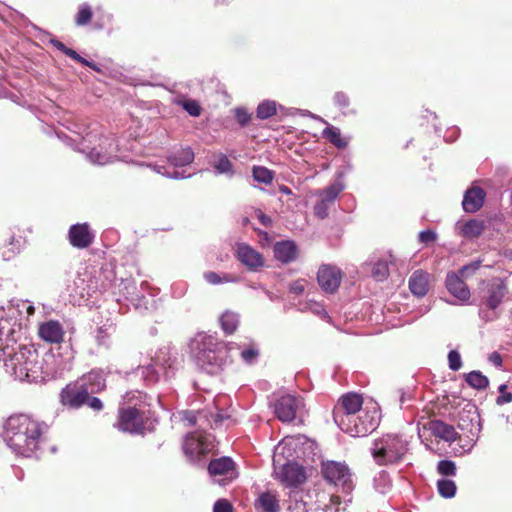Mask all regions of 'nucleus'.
<instances>
[{
  "label": "nucleus",
  "mask_w": 512,
  "mask_h": 512,
  "mask_svg": "<svg viewBox=\"0 0 512 512\" xmlns=\"http://www.w3.org/2000/svg\"><path fill=\"white\" fill-rule=\"evenodd\" d=\"M45 428L28 415H13L6 423L5 441L17 454L28 457L39 449Z\"/></svg>",
  "instance_id": "obj_1"
},
{
  "label": "nucleus",
  "mask_w": 512,
  "mask_h": 512,
  "mask_svg": "<svg viewBox=\"0 0 512 512\" xmlns=\"http://www.w3.org/2000/svg\"><path fill=\"white\" fill-rule=\"evenodd\" d=\"M0 351L5 356L4 367L16 380L38 382L44 379V359L32 346H18L17 350L0 344Z\"/></svg>",
  "instance_id": "obj_2"
},
{
  "label": "nucleus",
  "mask_w": 512,
  "mask_h": 512,
  "mask_svg": "<svg viewBox=\"0 0 512 512\" xmlns=\"http://www.w3.org/2000/svg\"><path fill=\"white\" fill-rule=\"evenodd\" d=\"M508 293L509 289L506 279L493 277L483 280L479 288V306L481 311L484 312V309H487L493 312L494 317H496V310L504 302Z\"/></svg>",
  "instance_id": "obj_3"
},
{
  "label": "nucleus",
  "mask_w": 512,
  "mask_h": 512,
  "mask_svg": "<svg viewBox=\"0 0 512 512\" xmlns=\"http://www.w3.org/2000/svg\"><path fill=\"white\" fill-rule=\"evenodd\" d=\"M406 451V444L399 436L387 435L375 443L372 456L378 465L386 466L399 462Z\"/></svg>",
  "instance_id": "obj_4"
},
{
  "label": "nucleus",
  "mask_w": 512,
  "mask_h": 512,
  "mask_svg": "<svg viewBox=\"0 0 512 512\" xmlns=\"http://www.w3.org/2000/svg\"><path fill=\"white\" fill-rule=\"evenodd\" d=\"M149 418L144 410L136 406H121L114 427L129 434H143Z\"/></svg>",
  "instance_id": "obj_5"
},
{
  "label": "nucleus",
  "mask_w": 512,
  "mask_h": 512,
  "mask_svg": "<svg viewBox=\"0 0 512 512\" xmlns=\"http://www.w3.org/2000/svg\"><path fill=\"white\" fill-rule=\"evenodd\" d=\"M346 416L348 422L335 423L342 431L353 437L365 436L376 428V418L374 415H370L368 411L362 410V413L356 412Z\"/></svg>",
  "instance_id": "obj_6"
},
{
  "label": "nucleus",
  "mask_w": 512,
  "mask_h": 512,
  "mask_svg": "<svg viewBox=\"0 0 512 512\" xmlns=\"http://www.w3.org/2000/svg\"><path fill=\"white\" fill-rule=\"evenodd\" d=\"M363 398L360 394L349 392L342 395L333 409L335 422H348L347 416L351 413H362Z\"/></svg>",
  "instance_id": "obj_7"
},
{
  "label": "nucleus",
  "mask_w": 512,
  "mask_h": 512,
  "mask_svg": "<svg viewBox=\"0 0 512 512\" xmlns=\"http://www.w3.org/2000/svg\"><path fill=\"white\" fill-rule=\"evenodd\" d=\"M303 405L301 397L291 394L282 395L273 403L276 417L283 423L295 420L298 409Z\"/></svg>",
  "instance_id": "obj_8"
},
{
  "label": "nucleus",
  "mask_w": 512,
  "mask_h": 512,
  "mask_svg": "<svg viewBox=\"0 0 512 512\" xmlns=\"http://www.w3.org/2000/svg\"><path fill=\"white\" fill-rule=\"evenodd\" d=\"M342 279L343 272L335 265L322 264L317 271V282L326 293H335L340 287Z\"/></svg>",
  "instance_id": "obj_9"
},
{
  "label": "nucleus",
  "mask_w": 512,
  "mask_h": 512,
  "mask_svg": "<svg viewBox=\"0 0 512 512\" xmlns=\"http://www.w3.org/2000/svg\"><path fill=\"white\" fill-rule=\"evenodd\" d=\"M60 403L70 409H79L88 400V394L86 391L77 383L72 381L68 383L59 394Z\"/></svg>",
  "instance_id": "obj_10"
},
{
  "label": "nucleus",
  "mask_w": 512,
  "mask_h": 512,
  "mask_svg": "<svg viewBox=\"0 0 512 512\" xmlns=\"http://www.w3.org/2000/svg\"><path fill=\"white\" fill-rule=\"evenodd\" d=\"M67 237L69 243L77 249L90 247L95 239L94 232L88 223H77L70 226Z\"/></svg>",
  "instance_id": "obj_11"
},
{
  "label": "nucleus",
  "mask_w": 512,
  "mask_h": 512,
  "mask_svg": "<svg viewBox=\"0 0 512 512\" xmlns=\"http://www.w3.org/2000/svg\"><path fill=\"white\" fill-rule=\"evenodd\" d=\"M323 477L330 483L335 485L341 483L343 485L350 481V472L348 467L341 462L327 461L322 464Z\"/></svg>",
  "instance_id": "obj_12"
},
{
  "label": "nucleus",
  "mask_w": 512,
  "mask_h": 512,
  "mask_svg": "<svg viewBox=\"0 0 512 512\" xmlns=\"http://www.w3.org/2000/svg\"><path fill=\"white\" fill-rule=\"evenodd\" d=\"M276 474L278 479L289 487H296L306 480L304 468L297 463L283 465Z\"/></svg>",
  "instance_id": "obj_13"
},
{
  "label": "nucleus",
  "mask_w": 512,
  "mask_h": 512,
  "mask_svg": "<svg viewBox=\"0 0 512 512\" xmlns=\"http://www.w3.org/2000/svg\"><path fill=\"white\" fill-rule=\"evenodd\" d=\"M236 258L251 271H256L264 265L263 256L246 243L237 244Z\"/></svg>",
  "instance_id": "obj_14"
},
{
  "label": "nucleus",
  "mask_w": 512,
  "mask_h": 512,
  "mask_svg": "<svg viewBox=\"0 0 512 512\" xmlns=\"http://www.w3.org/2000/svg\"><path fill=\"white\" fill-rule=\"evenodd\" d=\"M87 394H97L106 389V381L101 370L93 369L76 379Z\"/></svg>",
  "instance_id": "obj_15"
},
{
  "label": "nucleus",
  "mask_w": 512,
  "mask_h": 512,
  "mask_svg": "<svg viewBox=\"0 0 512 512\" xmlns=\"http://www.w3.org/2000/svg\"><path fill=\"white\" fill-rule=\"evenodd\" d=\"M38 335L45 342L58 344L63 341L65 332L59 321L49 320L39 325Z\"/></svg>",
  "instance_id": "obj_16"
},
{
  "label": "nucleus",
  "mask_w": 512,
  "mask_h": 512,
  "mask_svg": "<svg viewBox=\"0 0 512 512\" xmlns=\"http://www.w3.org/2000/svg\"><path fill=\"white\" fill-rule=\"evenodd\" d=\"M447 290L457 299L462 302H466L470 299V290L460 275L450 272L446 277Z\"/></svg>",
  "instance_id": "obj_17"
},
{
  "label": "nucleus",
  "mask_w": 512,
  "mask_h": 512,
  "mask_svg": "<svg viewBox=\"0 0 512 512\" xmlns=\"http://www.w3.org/2000/svg\"><path fill=\"white\" fill-rule=\"evenodd\" d=\"M486 192L479 186L468 189L463 198L462 206L465 212L475 213L484 204Z\"/></svg>",
  "instance_id": "obj_18"
},
{
  "label": "nucleus",
  "mask_w": 512,
  "mask_h": 512,
  "mask_svg": "<svg viewBox=\"0 0 512 512\" xmlns=\"http://www.w3.org/2000/svg\"><path fill=\"white\" fill-rule=\"evenodd\" d=\"M273 251L275 258L284 264L295 261L299 254L298 247L292 240L277 242L274 245Z\"/></svg>",
  "instance_id": "obj_19"
},
{
  "label": "nucleus",
  "mask_w": 512,
  "mask_h": 512,
  "mask_svg": "<svg viewBox=\"0 0 512 512\" xmlns=\"http://www.w3.org/2000/svg\"><path fill=\"white\" fill-rule=\"evenodd\" d=\"M409 289L417 297L425 296L429 291V274L421 269L413 272L409 279Z\"/></svg>",
  "instance_id": "obj_20"
},
{
  "label": "nucleus",
  "mask_w": 512,
  "mask_h": 512,
  "mask_svg": "<svg viewBox=\"0 0 512 512\" xmlns=\"http://www.w3.org/2000/svg\"><path fill=\"white\" fill-rule=\"evenodd\" d=\"M208 445L204 436L189 434L183 443V451L189 456L204 455L208 451Z\"/></svg>",
  "instance_id": "obj_21"
},
{
  "label": "nucleus",
  "mask_w": 512,
  "mask_h": 512,
  "mask_svg": "<svg viewBox=\"0 0 512 512\" xmlns=\"http://www.w3.org/2000/svg\"><path fill=\"white\" fill-rule=\"evenodd\" d=\"M431 433L446 442H454L458 438V433L452 425L441 420H432L429 423Z\"/></svg>",
  "instance_id": "obj_22"
},
{
  "label": "nucleus",
  "mask_w": 512,
  "mask_h": 512,
  "mask_svg": "<svg viewBox=\"0 0 512 512\" xmlns=\"http://www.w3.org/2000/svg\"><path fill=\"white\" fill-rule=\"evenodd\" d=\"M215 339L213 336H204L202 340L203 349L199 351L197 354L198 362L204 366L206 364L208 365H214L218 362V357L216 355V349L210 348L211 346L215 345H222L223 343L216 344L214 343Z\"/></svg>",
  "instance_id": "obj_23"
},
{
  "label": "nucleus",
  "mask_w": 512,
  "mask_h": 512,
  "mask_svg": "<svg viewBox=\"0 0 512 512\" xmlns=\"http://www.w3.org/2000/svg\"><path fill=\"white\" fill-rule=\"evenodd\" d=\"M259 512H279L280 505L276 493L267 491L262 493L255 502Z\"/></svg>",
  "instance_id": "obj_24"
},
{
  "label": "nucleus",
  "mask_w": 512,
  "mask_h": 512,
  "mask_svg": "<svg viewBox=\"0 0 512 512\" xmlns=\"http://www.w3.org/2000/svg\"><path fill=\"white\" fill-rule=\"evenodd\" d=\"M235 469V463L229 457L213 459L208 465V471L211 475H228Z\"/></svg>",
  "instance_id": "obj_25"
},
{
  "label": "nucleus",
  "mask_w": 512,
  "mask_h": 512,
  "mask_svg": "<svg viewBox=\"0 0 512 512\" xmlns=\"http://www.w3.org/2000/svg\"><path fill=\"white\" fill-rule=\"evenodd\" d=\"M485 230V223L482 220L471 219L460 227L459 234L468 239L478 238Z\"/></svg>",
  "instance_id": "obj_26"
},
{
  "label": "nucleus",
  "mask_w": 512,
  "mask_h": 512,
  "mask_svg": "<svg viewBox=\"0 0 512 512\" xmlns=\"http://www.w3.org/2000/svg\"><path fill=\"white\" fill-rule=\"evenodd\" d=\"M194 160V152L191 148H182L168 158V161L174 167H184Z\"/></svg>",
  "instance_id": "obj_27"
},
{
  "label": "nucleus",
  "mask_w": 512,
  "mask_h": 512,
  "mask_svg": "<svg viewBox=\"0 0 512 512\" xmlns=\"http://www.w3.org/2000/svg\"><path fill=\"white\" fill-rule=\"evenodd\" d=\"M50 43H51V45L54 48L58 49L59 51H61L66 56L70 57L71 59L75 60L76 62H78V63H80V64H82L84 66L92 67V68L95 69V65L94 64H92L91 62L87 61L85 58L80 56L75 50H73L71 48H68L60 40H58V39H51Z\"/></svg>",
  "instance_id": "obj_28"
},
{
  "label": "nucleus",
  "mask_w": 512,
  "mask_h": 512,
  "mask_svg": "<svg viewBox=\"0 0 512 512\" xmlns=\"http://www.w3.org/2000/svg\"><path fill=\"white\" fill-rule=\"evenodd\" d=\"M220 324L223 331L227 335H231L238 328L239 315L231 311H225L220 317Z\"/></svg>",
  "instance_id": "obj_29"
},
{
  "label": "nucleus",
  "mask_w": 512,
  "mask_h": 512,
  "mask_svg": "<svg viewBox=\"0 0 512 512\" xmlns=\"http://www.w3.org/2000/svg\"><path fill=\"white\" fill-rule=\"evenodd\" d=\"M27 233L31 234L32 230L30 228L26 229H17V233H13V235L8 240V245L12 247V252L18 254L21 248L28 243Z\"/></svg>",
  "instance_id": "obj_30"
},
{
  "label": "nucleus",
  "mask_w": 512,
  "mask_h": 512,
  "mask_svg": "<svg viewBox=\"0 0 512 512\" xmlns=\"http://www.w3.org/2000/svg\"><path fill=\"white\" fill-rule=\"evenodd\" d=\"M323 136L335 147L344 149L348 145V141L342 137L340 130L336 127H326L323 130Z\"/></svg>",
  "instance_id": "obj_31"
},
{
  "label": "nucleus",
  "mask_w": 512,
  "mask_h": 512,
  "mask_svg": "<svg viewBox=\"0 0 512 512\" xmlns=\"http://www.w3.org/2000/svg\"><path fill=\"white\" fill-rule=\"evenodd\" d=\"M277 113L276 102L272 100H265L261 102L256 109V117L261 120H266Z\"/></svg>",
  "instance_id": "obj_32"
},
{
  "label": "nucleus",
  "mask_w": 512,
  "mask_h": 512,
  "mask_svg": "<svg viewBox=\"0 0 512 512\" xmlns=\"http://www.w3.org/2000/svg\"><path fill=\"white\" fill-rule=\"evenodd\" d=\"M466 382L478 390L486 389L489 385L488 378L480 371H472L466 375Z\"/></svg>",
  "instance_id": "obj_33"
},
{
  "label": "nucleus",
  "mask_w": 512,
  "mask_h": 512,
  "mask_svg": "<svg viewBox=\"0 0 512 512\" xmlns=\"http://www.w3.org/2000/svg\"><path fill=\"white\" fill-rule=\"evenodd\" d=\"M253 178L259 183L270 184L273 181L274 173L266 167L254 166Z\"/></svg>",
  "instance_id": "obj_34"
},
{
  "label": "nucleus",
  "mask_w": 512,
  "mask_h": 512,
  "mask_svg": "<svg viewBox=\"0 0 512 512\" xmlns=\"http://www.w3.org/2000/svg\"><path fill=\"white\" fill-rule=\"evenodd\" d=\"M204 279L209 284H212V285L236 281V277H234L231 274L224 273L223 275H219L214 271H208V272L204 273Z\"/></svg>",
  "instance_id": "obj_35"
},
{
  "label": "nucleus",
  "mask_w": 512,
  "mask_h": 512,
  "mask_svg": "<svg viewBox=\"0 0 512 512\" xmlns=\"http://www.w3.org/2000/svg\"><path fill=\"white\" fill-rule=\"evenodd\" d=\"M438 492L442 497L451 498L456 493V484L452 480L441 479L437 482Z\"/></svg>",
  "instance_id": "obj_36"
},
{
  "label": "nucleus",
  "mask_w": 512,
  "mask_h": 512,
  "mask_svg": "<svg viewBox=\"0 0 512 512\" xmlns=\"http://www.w3.org/2000/svg\"><path fill=\"white\" fill-rule=\"evenodd\" d=\"M92 9L88 4H82L75 16V24L77 26L87 25L92 19Z\"/></svg>",
  "instance_id": "obj_37"
},
{
  "label": "nucleus",
  "mask_w": 512,
  "mask_h": 512,
  "mask_svg": "<svg viewBox=\"0 0 512 512\" xmlns=\"http://www.w3.org/2000/svg\"><path fill=\"white\" fill-rule=\"evenodd\" d=\"M372 276L377 281H384L389 276V267L387 261H377L372 269Z\"/></svg>",
  "instance_id": "obj_38"
},
{
  "label": "nucleus",
  "mask_w": 512,
  "mask_h": 512,
  "mask_svg": "<svg viewBox=\"0 0 512 512\" xmlns=\"http://www.w3.org/2000/svg\"><path fill=\"white\" fill-rule=\"evenodd\" d=\"M339 193H340V189L335 185H331V186L323 189L320 192L319 200L328 205H332L334 203L335 199L337 198V196L339 195Z\"/></svg>",
  "instance_id": "obj_39"
},
{
  "label": "nucleus",
  "mask_w": 512,
  "mask_h": 512,
  "mask_svg": "<svg viewBox=\"0 0 512 512\" xmlns=\"http://www.w3.org/2000/svg\"><path fill=\"white\" fill-rule=\"evenodd\" d=\"M481 265H482V260L472 261V262L462 266L458 270L457 274L460 275L461 279L469 278V277L473 276L478 271V269L481 267Z\"/></svg>",
  "instance_id": "obj_40"
},
{
  "label": "nucleus",
  "mask_w": 512,
  "mask_h": 512,
  "mask_svg": "<svg viewBox=\"0 0 512 512\" xmlns=\"http://www.w3.org/2000/svg\"><path fill=\"white\" fill-rule=\"evenodd\" d=\"M437 470L444 476H453L456 474L455 463L450 460H441L437 465Z\"/></svg>",
  "instance_id": "obj_41"
},
{
  "label": "nucleus",
  "mask_w": 512,
  "mask_h": 512,
  "mask_svg": "<svg viewBox=\"0 0 512 512\" xmlns=\"http://www.w3.org/2000/svg\"><path fill=\"white\" fill-rule=\"evenodd\" d=\"M234 116L236 121L242 126L245 127L249 124L252 116L244 107H237L234 109Z\"/></svg>",
  "instance_id": "obj_42"
},
{
  "label": "nucleus",
  "mask_w": 512,
  "mask_h": 512,
  "mask_svg": "<svg viewBox=\"0 0 512 512\" xmlns=\"http://www.w3.org/2000/svg\"><path fill=\"white\" fill-rule=\"evenodd\" d=\"M333 103L338 109L345 110L350 106V99L346 93L339 91L333 95Z\"/></svg>",
  "instance_id": "obj_43"
},
{
  "label": "nucleus",
  "mask_w": 512,
  "mask_h": 512,
  "mask_svg": "<svg viewBox=\"0 0 512 512\" xmlns=\"http://www.w3.org/2000/svg\"><path fill=\"white\" fill-rule=\"evenodd\" d=\"M99 147L100 149L97 151L98 154L101 152L108 154L118 150L117 143L113 137H104Z\"/></svg>",
  "instance_id": "obj_44"
},
{
  "label": "nucleus",
  "mask_w": 512,
  "mask_h": 512,
  "mask_svg": "<svg viewBox=\"0 0 512 512\" xmlns=\"http://www.w3.org/2000/svg\"><path fill=\"white\" fill-rule=\"evenodd\" d=\"M183 108L188 112L189 115L197 117L201 114V107L195 100H186L182 104Z\"/></svg>",
  "instance_id": "obj_45"
},
{
  "label": "nucleus",
  "mask_w": 512,
  "mask_h": 512,
  "mask_svg": "<svg viewBox=\"0 0 512 512\" xmlns=\"http://www.w3.org/2000/svg\"><path fill=\"white\" fill-rule=\"evenodd\" d=\"M449 368L458 371L462 366L461 356L456 350H451L448 354Z\"/></svg>",
  "instance_id": "obj_46"
},
{
  "label": "nucleus",
  "mask_w": 512,
  "mask_h": 512,
  "mask_svg": "<svg viewBox=\"0 0 512 512\" xmlns=\"http://www.w3.org/2000/svg\"><path fill=\"white\" fill-rule=\"evenodd\" d=\"M507 385L502 384L499 386L498 391L500 392V396L497 397L496 403L498 405H503L506 403H510L512 401V393L507 392Z\"/></svg>",
  "instance_id": "obj_47"
},
{
  "label": "nucleus",
  "mask_w": 512,
  "mask_h": 512,
  "mask_svg": "<svg viewBox=\"0 0 512 512\" xmlns=\"http://www.w3.org/2000/svg\"><path fill=\"white\" fill-rule=\"evenodd\" d=\"M306 286V280L304 279H297L290 283L289 285V291L295 295H300L304 292Z\"/></svg>",
  "instance_id": "obj_48"
},
{
  "label": "nucleus",
  "mask_w": 512,
  "mask_h": 512,
  "mask_svg": "<svg viewBox=\"0 0 512 512\" xmlns=\"http://www.w3.org/2000/svg\"><path fill=\"white\" fill-rule=\"evenodd\" d=\"M259 356V351L254 347H249L241 352V357L246 363H252Z\"/></svg>",
  "instance_id": "obj_49"
},
{
  "label": "nucleus",
  "mask_w": 512,
  "mask_h": 512,
  "mask_svg": "<svg viewBox=\"0 0 512 512\" xmlns=\"http://www.w3.org/2000/svg\"><path fill=\"white\" fill-rule=\"evenodd\" d=\"M329 207L330 205L319 200L314 206V213L318 218L324 219L328 216Z\"/></svg>",
  "instance_id": "obj_50"
},
{
  "label": "nucleus",
  "mask_w": 512,
  "mask_h": 512,
  "mask_svg": "<svg viewBox=\"0 0 512 512\" xmlns=\"http://www.w3.org/2000/svg\"><path fill=\"white\" fill-rule=\"evenodd\" d=\"M213 512H233V506L229 501L220 499L214 504Z\"/></svg>",
  "instance_id": "obj_51"
},
{
  "label": "nucleus",
  "mask_w": 512,
  "mask_h": 512,
  "mask_svg": "<svg viewBox=\"0 0 512 512\" xmlns=\"http://www.w3.org/2000/svg\"><path fill=\"white\" fill-rule=\"evenodd\" d=\"M436 239H437V235L432 230L428 229V230L421 231L419 233V241L421 243H425V244L432 243V242L436 241Z\"/></svg>",
  "instance_id": "obj_52"
},
{
  "label": "nucleus",
  "mask_w": 512,
  "mask_h": 512,
  "mask_svg": "<svg viewBox=\"0 0 512 512\" xmlns=\"http://www.w3.org/2000/svg\"><path fill=\"white\" fill-rule=\"evenodd\" d=\"M92 394H88V400L85 402V405H88L94 411H101L104 407L102 401L97 398L91 396Z\"/></svg>",
  "instance_id": "obj_53"
},
{
  "label": "nucleus",
  "mask_w": 512,
  "mask_h": 512,
  "mask_svg": "<svg viewBox=\"0 0 512 512\" xmlns=\"http://www.w3.org/2000/svg\"><path fill=\"white\" fill-rule=\"evenodd\" d=\"M215 167L218 171L225 173L232 169V163L226 156H222Z\"/></svg>",
  "instance_id": "obj_54"
},
{
  "label": "nucleus",
  "mask_w": 512,
  "mask_h": 512,
  "mask_svg": "<svg viewBox=\"0 0 512 512\" xmlns=\"http://www.w3.org/2000/svg\"><path fill=\"white\" fill-rule=\"evenodd\" d=\"M256 216L257 218L259 219V221L261 222L262 225L266 226V227H269L272 225V219L270 216L264 214L261 210H256Z\"/></svg>",
  "instance_id": "obj_55"
},
{
  "label": "nucleus",
  "mask_w": 512,
  "mask_h": 512,
  "mask_svg": "<svg viewBox=\"0 0 512 512\" xmlns=\"http://www.w3.org/2000/svg\"><path fill=\"white\" fill-rule=\"evenodd\" d=\"M489 360L495 365V366H501L502 365V357L499 353L497 352H493L490 357H489Z\"/></svg>",
  "instance_id": "obj_56"
},
{
  "label": "nucleus",
  "mask_w": 512,
  "mask_h": 512,
  "mask_svg": "<svg viewBox=\"0 0 512 512\" xmlns=\"http://www.w3.org/2000/svg\"><path fill=\"white\" fill-rule=\"evenodd\" d=\"M158 173H161V174H163V175H165L167 177H173V178H176V179L180 177V175L177 172H174L172 174L167 172V171L162 172L161 171V167H159Z\"/></svg>",
  "instance_id": "obj_57"
},
{
  "label": "nucleus",
  "mask_w": 512,
  "mask_h": 512,
  "mask_svg": "<svg viewBox=\"0 0 512 512\" xmlns=\"http://www.w3.org/2000/svg\"><path fill=\"white\" fill-rule=\"evenodd\" d=\"M280 192L284 193V194H291V190L289 187L283 185L280 187Z\"/></svg>",
  "instance_id": "obj_58"
},
{
  "label": "nucleus",
  "mask_w": 512,
  "mask_h": 512,
  "mask_svg": "<svg viewBox=\"0 0 512 512\" xmlns=\"http://www.w3.org/2000/svg\"><path fill=\"white\" fill-rule=\"evenodd\" d=\"M224 420V416L221 414V413H217L215 416H214V421L217 423V422H222Z\"/></svg>",
  "instance_id": "obj_59"
},
{
  "label": "nucleus",
  "mask_w": 512,
  "mask_h": 512,
  "mask_svg": "<svg viewBox=\"0 0 512 512\" xmlns=\"http://www.w3.org/2000/svg\"><path fill=\"white\" fill-rule=\"evenodd\" d=\"M132 396H133V395H132V393H131V392H127V393L124 395V397H123V398H124V400H125V401L129 402V401H131Z\"/></svg>",
  "instance_id": "obj_60"
},
{
  "label": "nucleus",
  "mask_w": 512,
  "mask_h": 512,
  "mask_svg": "<svg viewBox=\"0 0 512 512\" xmlns=\"http://www.w3.org/2000/svg\"><path fill=\"white\" fill-rule=\"evenodd\" d=\"M487 311H488L487 309H484V312H482L480 310V312L484 315V317H486V319H489V316H487Z\"/></svg>",
  "instance_id": "obj_61"
},
{
  "label": "nucleus",
  "mask_w": 512,
  "mask_h": 512,
  "mask_svg": "<svg viewBox=\"0 0 512 512\" xmlns=\"http://www.w3.org/2000/svg\"><path fill=\"white\" fill-rule=\"evenodd\" d=\"M331 500H332L333 502H338V501H339V497H338V496H332V497H331Z\"/></svg>",
  "instance_id": "obj_62"
},
{
  "label": "nucleus",
  "mask_w": 512,
  "mask_h": 512,
  "mask_svg": "<svg viewBox=\"0 0 512 512\" xmlns=\"http://www.w3.org/2000/svg\"><path fill=\"white\" fill-rule=\"evenodd\" d=\"M248 223H249V219H248L247 217H246V218H244V219H243L242 224L245 226V225H247Z\"/></svg>",
  "instance_id": "obj_63"
},
{
  "label": "nucleus",
  "mask_w": 512,
  "mask_h": 512,
  "mask_svg": "<svg viewBox=\"0 0 512 512\" xmlns=\"http://www.w3.org/2000/svg\"><path fill=\"white\" fill-rule=\"evenodd\" d=\"M3 328H0V341L2 340Z\"/></svg>",
  "instance_id": "obj_64"
}]
</instances>
